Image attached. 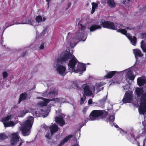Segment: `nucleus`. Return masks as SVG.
<instances>
[{
	"label": "nucleus",
	"mask_w": 146,
	"mask_h": 146,
	"mask_svg": "<svg viewBox=\"0 0 146 146\" xmlns=\"http://www.w3.org/2000/svg\"><path fill=\"white\" fill-rule=\"evenodd\" d=\"M27 94L26 93H24L22 94L20 96V97L19 100V102L20 103L22 100H24L26 99L27 97Z\"/></svg>",
	"instance_id": "obj_27"
},
{
	"label": "nucleus",
	"mask_w": 146,
	"mask_h": 146,
	"mask_svg": "<svg viewBox=\"0 0 146 146\" xmlns=\"http://www.w3.org/2000/svg\"><path fill=\"white\" fill-rule=\"evenodd\" d=\"M114 114L113 113L111 115H110L109 117L107 118L106 120L107 122H109L110 124H111L114 121Z\"/></svg>",
	"instance_id": "obj_25"
},
{
	"label": "nucleus",
	"mask_w": 146,
	"mask_h": 146,
	"mask_svg": "<svg viewBox=\"0 0 146 146\" xmlns=\"http://www.w3.org/2000/svg\"><path fill=\"white\" fill-rule=\"evenodd\" d=\"M138 146H139V143H138Z\"/></svg>",
	"instance_id": "obj_53"
},
{
	"label": "nucleus",
	"mask_w": 146,
	"mask_h": 146,
	"mask_svg": "<svg viewBox=\"0 0 146 146\" xmlns=\"http://www.w3.org/2000/svg\"><path fill=\"white\" fill-rule=\"evenodd\" d=\"M127 133H129L131 136L130 137L127 138L132 143H135L136 139L139 137V136L137 135L136 132L133 130H128Z\"/></svg>",
	"instance_id": "obj_14"
},
{
	"label": "nucleus",
	"mask_w": 146,
	"mask_h": 146,
	"mask_svg": "<svg viewBox=\"0 0 146 146\" xmlns=\"http://www.w3.org/2000/svg\"><path fill=\"white\" fill-rule=\"evenodd\" d=\"M92 4V7L91 13L92 14L94 12L95 9L97 7L98 5L94 2H93Z\"/></svg>",
	"instance_id": "obj_31"
},
{
	"label": "nucleus",
	"mask_w": 146,
	"mask_h": 146,
	"mask_svg": "<svg viewBox=\"0 0 146 146\" xmlns=\"http://www.w3.org/2000/svg\"><path fill=\"white\" fill-rule=\"evenodd\" d=\"M143 146H144L145 144L146 143V138H145L143 141Z\"/></svg>",
	"instance_id": "obj_45"
},
{
	"label": "nucleus",
	"mask_w": 146,
	"mask_h": 146,
	"mask_svg": "<svg viewBox=\"0 0 146 146\" xmlns=\"http://www.w3.org/2000/svg\"><path fill=\"white\" fill-rule=\"evenodd\" d=\"M87 108H85L84 109H83V111L84 112V113H85V112H86V110H87Z\"/></svg>",
	"instance_id": "obj_46"
},
{
	"label": "nucleus",
	"mask_w": 146,
	"mask_h": 146,
	"mask_svg": "<svg viewBox=\"0 0 146 146\" xmlns=\"http://www.w3.org/2000/svg\"><path fill=\"white\" fill-rule=\"evenodd\" d=\"M46 0V1L48 5L49 4L50 1V0Z\"/></svg>",
	"instance_id": "obj_48"
},
{
	"label": "nucleus",
	"mask_w": 146,
	"mask_h": 146,
	"mask_svg": "<svg viewBox=\"0 0 146 146\" xmlns=\"http://www.w3.org/2000/svg\"><path fill=\"white\" fill-rule=\"evenodd\" d=\"M135 94L138 98L137 104L139 106V111L140 114H146V92L143 93L142 89L135 88Z\"/></svg>",
	"instance_id": "obj_4"
},
{
	"label": "nucleus",
	"mask_w": 146,
	"mask_h": 146,
	"mask_svg": "<svg viewBox=\"0 0 146 146\" xmlns=\"http://www.w3.org/2000/svg\"><path fill=\"white\" fill-rule=\"evenodd\" d=\"M50 108H48L47 111H43V110H41L40 113H37L36 111H35V110L33 108H31L29 110H25L19 111L18 113V116L21 117H23L25 114L29 112H31L33 114V116L37 117H40L42 115L43 117L44 118L47 116L50 111Z\"/></svg>",
	"instance_id": "obj_7"
},
{
	"label": "nucleus",
	"mask_w": 146,
	"mask_h": 146,
	"mask_svg": "<svg viewBox=\"0 0 146 146\" xmlns=\"http://www.w3.org/2000/svg\"><path fill=\"white\" fill-rule=\"evenodd\" d=\"M132 94L133 92H127L123 99V102L125 103L131 102L133 98Z\"/></svg>",
	"instance_id": "obj_17"
},
{
	"label": "nucleus",
	"mask_w": 146,
	"mask_h": 146,
	"mask_svg": "<svg viewBox=\"0 0 146 146\" xmlns=\"http://www.w3.org/2000/svg\"><path fill=\"white\" fill-rule=\"evenodd\" d=\"M73 51L72 53L70 52L69 58L70 60L68 64L69 72L71 73L73 72L79 73L81 74L86 70V66L85 64L80 63L78 64L76 68H75L76 64L78 61L74 56L73 55Z\"/></svg>",
	"instance_id": "obj_5"
},
{
	"label": "nucleus",
	"mask_w": 146,
	"mask_h": 146,
	"mask_svg": "<svg viewBox=\"0 0 146 146\" xmlns=\"http://www.w3.org/2000/svg\"><path fill=\"white\" fill-rule=\"evenodd\" d=\"M81 89L84 92V94L86 96H90L92 95L95 92V87L92 86L90 87L87 84H84L82 86Z\"/></svg>",
	"instance_id": "obj_11"
},
{
	"label": "nucleus",
	"mask_w": 146,
	"mask_h": 146,
	"mask_svg": "<svg viewBox=\"0 0 146 146\" xmlns=\"http://www.w3.org/2000/svg\"><path fill=\"white\" fill-rule=\"evenodd\" d=\"M25 54H26V53L25 52L23 53L22 54V56H24L25 55Z\"/></svg>",
	"instance_id": "obj_49"
},
{
	"label": "nucleus",
	"mask_w": 146,
	"mask_h": 146,
	"mask_svg": "<svg viewBox=\"0 0 146 146\" xmlns=\"http://www.w3.org/2000/svg\"><path fill=\"white\" fill-rule=\"evenodd\" d=\"M86 98L85 96L83 94V97H81L80 98V104H82L84 103L85 101Z\"/></svg>",
	"instance_id": "obj_33"
},
{
	"label": "nucleus",
	"mask_w": 146,
	"mask_h": 146,
	"mask_svg": "<svg viewBox=\"0 0 146 146\" xmlns=\"http://www.w3.org/2000/svg\"><path fill=\"white\" fill-rule=\"evenodd\" d=\"M117 72L116 71H112L108 72V74L105 76V77L108 78H112L115 74Z\"/></svg>",
	"instance_id": "obj_28"
},
{
	"label": "nucleus",
	"mask_w": 146,
	"mask_h": 146,
	"mask_svg": "<svg viewBox=\"0 0 146 146\" xmlns=\"http://www.w3.org/2000/svg\"><path fill=\"white\" fill-rule=\"evenodd\" d=\"M47 29V27H45L42 32L40 33V36H44L46 33V31Z\"/></svg>",
	"instance_id": "obj_35"
},
{
	"label": "nucleus",
	"mask_w": 146,
	"mask_h": 146,
	"mask_svg": "<svg viewBox=\"0 0 146 146\" xmlns=\"http://www.w3.org/2000/svg\"><path fill=\"white\" fill-rule=\"evenodd\" d=\"M46 18L45 17H43V18L41 16L39 15L37 16L35 19L37 23H39L41 22H44Z\"/></svg>",
	"instance_id": "obj_26"
},
{
	"label": "nucleus",
	"mask_w": 146,
	"mask_h": 146,
	"mask_svg": "<svg viewBox=\"0 0 146 146\" xmlns=\"http://www.w3.org/2000/svg\"><path fill=\"white\" fill-rule=\"evenodd\" d=\"M58 93L57 90L53 89L50 91L47 90L46 92H43L42 96L48 98H51L54 97L58 94Z\"/></svg>",
	"instance_id": "obj_16"
},
{
	"label": "nucleus",
	"mask_w": 146,
	"mask_h": 146,
	"mask_svg": "<svg viewBox=\"0 0 146 146\" xmlns=\"http://www.w3.org/2000/svg\"><path fill=\"white\" fill-rule=\"evenodd\" d=\"M44 48V43L42 42L40 45V46L39 47V48L41 50H42Z\"/></svg>",
	"instance_id": "obj_40"
},
{
	"label": "nucleus",
	"mask_w": 146,
	"mask_h": 146,
	"mask_svg": "<svg viewBox=\"0 0 146 146\" xmlns=\"http://www.w3.org/2000/svg\"><path fill=\"white\" fill-rule=\"evenodd\" d=\"M101 25L104 28L113 30H116L117 29V27H118L119 29L117 30V31L125 35L130 40L131 43L133 45H136V37L134 36H132L129 34H127V31L124 29L131 30L134 29V28L129 27L125 28L122 24H117V25H115L114 23L109 21H104L102 23Z\"/></svg>",
	"instance_id": "obj_2"
},
{
	"label": "nucleus",
	"mask_w": 146,
	"mask_h": 146,
	"mask_svg": "<svg viewBox=\"0 0 146 146\" xmlns=\"http://www.w3.org/2000/svg\"><path fill=\"white\" fill-rule=\"evenodd\" d=\"M118 130L119 131V133L122 135H124L125 134V132L121 129L119 128L118 129Z\"/></svg>",
	"instance_id": "obj_38"
},
{
	"label": "nucleus",
	"mask_w": 146,
	"mask_h": 146,
	"mask_svg": "<svg viewBox=\"0 0 146 146\" xmlns=\"http://www.w3.org/2000/svg\"><path fill=\"white\" fill-rule=\"evenodd\" d=\"M65 115L63 114H62L55 118V121L57 123L59 124L60 126H62L65 124V122L63 119V118Z\"/></svg>",
	"instance_id": "obj_18"
},
{
	"label": "nucleus",
	"mask_w": 146,
	"mask_h": 146,
	"mask_svg": "<svg viewBox=\"0 0 146 146\" xmlns=\"http://www.w3.org/2000/svg\"><path fill=\"white\" fill-rule=\"evenodd\" d=\"M29 24L31 25H32L35 28L36 26H37L36 23L35 22V21L32 18H30L28 19L27 20H26L25 22L23 21L21 23H19L17 22H14V23L9 25L7 26V27L13 25L15 24Z\"/></svg>",
	"instance_id": "obj_15"
},
{
	"label": "nucleus",
	"mask_w": 146,
	"mask_h": 146,
	"mask_svg": "<svg viewBox=\"0 0 146 146\" xmlns=\"http://www.w3.org/2000/svg\"><path fill=\"white\" fill-rule=\"evenodd\" d=\"M43 127L45 129H47L48 128V126H46L45 125H44Z\"/></svg>",
	"instance_id": "obj_47"
},
{
	"label": "nucleus",
	"mask_w": 146,
	"mask_h": 146,
	"mask_svg": "<svg viewBox=\"0 0 146 146\" xmlns=\"http://www.w3.org/2000/svg\"><path fill=\"white\" fill-rule=\"evenodd\" d=\"M132 50L136 59L139 57H142L143 55L141 50L138 49H133Z\"/></svg>",
	"instance_id": "obj_21"
},
{
	"label": "nucleus",
	"mask_w": 146,
	"mask_h": 146,
	"mask_svg": "<svg viewBox=\"0 0 146 146\" xmlns=\"http://www.w3.org/2000/svg\"><path fill=\"white\" fill-rule=\"evenodd\" d=\"M79 29L76 33V36L73 35L72 34L70 33H68L66 41L69 44L71 47H74L75 46L77 43L79 41V40L85 41L87 36L85 34V30L87 26L85 24V21L84 20H81L78 23Z\"/></svg>",
	"instance_id": "obj_1"
},
{
	"label": "nucleus",
	"mask_w": 146,
	"mask_h": 146,
	"mask_svg": "<svg viewBox=\"0 0 146 146\" xmlns=\"http://www.w3.org/2000/svg\"><path fill=\"white\" fill-rule=\"evenodd\" d=\"M51 82L49 80L46 81L45 82L44 81L42 82V83L44 85V86L47 85L48 86H49Z\"/></svg>",
	"instance_id": "obj_34"
},
{
	"label": "nucleus",
	"mask_w": 146,
	"mask_h": 146,
	"mask_svg": "<svg viewBox=\"0 0 146 146\" xmlns=\"http://www.w3.org/2000/svg\"><path fill=\"white\" fill-rule=\"evenodd\" d=\"M73 135H69L66 136L64 138V139L61 141L58 145V146H62L69 139L72 137Z\"/></svg>",
	"instance_id": "obj_23"
},
{
	"label": "nucleus",
	"mask_w": 146,
	"mask_h": 146,
	"mask_svg": "<svg viewBox=\"0 0 146 146\" xmlns=\"http://www.w3.org/2000/svg\"><path fill=\"white\" fill-rule=\"evenodd\" d=\"M123 88H124V90H125V88H124V87H123Z\"/></svg>",
	"instance_id": "obj_52"
},
{
	"label": "nucleus",
	"mask_w": 146,
	"mask_h": 146,
	"mask_svg": "<svg viewBox=\"0 0 146 146\" xmlns=\"http://www.w3.org/2000/svg\"><path fill=\"white\" fill-rule=\"evenodd\" d=\"M92 99H90L88 101V104H92Z\"/></svg>",
	"instance_id": "obj_44"
},
{
	"label": "nucleus",
	"mask_w": 146,
	"mask_h": 146,
	"mask_svg": "<svg viewBox=\"0 0 146 146\" xmlns=\"http://www.w3.org/2000/svg\"><path fill=\"white\" fill-rule=\"evenodd\" d=\"M37 99H41V100L38 102L36 105L38 108H40L42 107L46 106L47 104L51 101H53L54 103H63L66 101L64 98H53L51 99H48L42 97H37Z\"/></svg>",
	"instance_id": "obj_8"
},
{
	"label": "nucleus",
	"mask_w": 146,
	"mask_h": 146,
	"mask_svg": "<svg viewBox=\"0 0 146 146\" xmlns=\"http://www.w3.org/2000/svg\"><path fill=\"white\" fill-rule=\"evenodd\" d=\"M49 129L50 131L48 132L46 135L45 137L48 139H50L52 135L57 132L59 128L56 124H53L50 126Z\"/></svg>",
	"instance_id": "obj_13"
},
{
	"label": "nucleus",
	"mask_w": 146,
	"mask_h": 146,
	"mask_svg": "<svg viewBox=\"0 0 146 146\" xmlns=\"http://www.w3.org/2000/svg\"><path fill=\"white\" fill-rule=\"evenodd\" d=\"M72 86L74 88L77 89L78 90H79L80 89V88H79L78 84L76 83H74Z\"/></svg>",
	"instance_id": "obj_37"
},
{
	"label": "nucleus",
	"mask_w": 146,
	"mask_h": 146,
	"mask_svg": "<svg viewBox=\"0 0 146 146\" xmlns=\"http://www.w3.org/2000/svg\"><path fill=\"white\" fill-rule=\"evenodd\" d=\"M107 95L106 97H104L100 101V102L101 104H102L105 102L106 100L107 99Z\"/></svg>",
	"instance_id": "obj_36"
},
{
	"label": "nucleus",
	"mask_w": 146,
	"mask_h": 146,
	"mask_svg": "<svg viewBox=\"0 0 146 146\" xmlns=\"http://www.w3.org/2000/svg\"><path fill=\"white\" fill-rule=\"evenodd\" d=\"M72 146H79V145L78 143H77L76 145H72Z\"/></svg>",
	"instance_id": "obj_50"
},
{
	"label": "nucleus",
	"mask_w": 146,
	"mask_h": 146,
	"mask_svg": "<svg viewBox=\"0 0 146 146\" xmlns=\"http://www.w3.org/2000/svg\"><path fill=\"white\" fill-rule=\"evenodd\" d=\"M13 119V116L11 115H8L3 118L2 121L5 127L13 126L15 125L16 123L10 120Z\"/></svg>",
	"instance_id": "obj_12"
},
{
	"label": "nucleus",
	"mask_w": 146,
	"mask_h": 146,
	"mask_svg": "<svg viewBox=\"0 0 146 146\" xmlns=\"http://www.w3.org/2000/svg\"><path fill=\"white\" fill-rule=\"evenodd\" d=\"M137 82L139 86L143 85L146 83V77L143 76L139 77L137 79Z\"/></svg>",
	"instance_id": "obj_20"
},
{
	"label": "nucleus",
	"mask_w": 146,
	"mask_h": 146,
	"mask_svg": "<svg viewBox=\"0 0 146 146\" xmlns=\"http://www.w3.org/2000/svg\"><path fill=\"white\" fill-rule=\"evenodd\" d=\"M142 124L144 128L143 130L142 134L146 135V123L145 121H143Z\"/></svg>",
	"instance_id": "obj_32"
},
{
	"label": "nucleus",
	"mask_w": 146,
	"mask_h": 146,
	"mask_svg": "<svg viewBox=\"0 0 146 146\" xmlns=\"http://www.w3.org/2000/svg\"><path fill=\"white\" fill-rule=\"evenodd\" d=\"M113 83L115 84H119L120 82V81L119 80H117L116 78L114 79L113 80Z\"/></svg>",
	"instance_id": "obj_41"
},
{
	"label": "nucleus",
	"mask_w": 146,
	"mask_h": 146,
	"mask_svg": "<svg viewBox=\"0 0 146 146\" xmlns=\"http://www.w3.org/2000/svg\"><path fill=\"white\" fill-rule=\"evenodd\" d=\"M107 3L109 6L111 7L115 6V4L114 0H107Z\"/></svg>",
	"instance_id": "obj_29"
},
{
	"label": "nucleus",
	"mask_w": 146,
	"mask_h": 146,
	"mask_svg": "<svg viewBox=\"0 0 146 146\" xmlns=\"http://www.w3.org/2000/svg\"><path fill=\"white\" fill-rule=\"evenodd\" d=\"M70 52L65 51L58 57L54 64V67L56 68L57 72L63 76L66 74L67 72L66 67L62 64L64 62L70 60L68 56Z\"/></svg>",
	"instance_id": "obj_3"
},
{
	"label": "nucleus",
	"mask_w": 146,
	"mask_h": 146,
	"mask_svg": "<svg viewBox=\"0 0 146 146\" xmlns=\"http://www.w3.org/2000/svg\"><path fill=\"white\" fill-rule=\"evenodd\" d=\"M23 143V140L20 138L18 132L12 134L11 139V143L12 145L21 146Z\"/></svg>",
	"instance_id": "obj_10"
},
{
	"label": "nucleus",
	"mask_w": 146,
	"mask_h": 146,
	"mask_svg": "<svg viewBox=\"0 0 146 146\" xmlns=\"http://www.w3.org/2000/svg\"><path fill=\"white\" fill-rule=\"evenodd\" d=\"M104 84L103 82H100L99 83H96L95 84V86H94L95 87V89L97 90L98 92H100L102 89H103V87H102V86Z\"/></svg>",
	"instance_id": "obj_22"
},
{
	"label": "nucleus",
	"mask_w": 146,
	"mask_h": 146,
	"mask_svg": "<svg viewBox=\"0 0 146 146\" xmlns=\"http://www.w3.org/2000/svg\"><path fill=\"white\" fill-rule=\"evenodd\" d=\"M141 46L143 52H146V43H144V41L142 40L141 42Z\"/></svg>",
	"instance_id": "obj_30"
},
{
	"label": "nucleus",
	"mask_w": 146,
	"mask_h": 146,
	"mask_svg": "<svg viewBox=\"0 0 146 146\" xmlns=\"http://www.w3.org/2000/svg\"><path fill=\"white\" fill-rule=\"evenodd\" d=\"M34 117L29 116L27 118L26 120L21 125L20 130L22 131L24 136L29 135L30 133V129L32 127L34 122Z\"/></svg>",
	"instance_id": "obj_6"
},
{
	"label": "nucleus",
	"mask_w": 146,
	"mask_h": 146,
	"mask_svg": "<svg viewBox=\"0 0 146 146\" xmlns=\"http://www.w3.org/2000/svg\"><path fill=\"white\" fill-rule=\"evenodd\" d=\"M114 126L116 128H118V126L117 125H114Z\"/></svg>",
	"instance_id": "obj_51"
},
{
	"label": "nucleus",
	"mask_w": 146,
	"mask_h": 146,
	"mask_svg": "<svg viewBox=\"0 0 146 146\" xmlns=\"http://www.w3.org/2000/svg\"><path fill=\"white\" fill-rule=\"evenodd\" d=\"M88 28L90 29V32H92L95 31V30L101 28V27L99 25H94L90 27H88Z\"/></svg>",
	"instance_id": "obj_24"
},
{
	"label": "nucleus",
	"mask_w": 146,
	"mask_h": 146,
	"mask_svg": "<svg viewBox=\"0 0 146 146\" xmlns=\"http://www.w3.org/2000/svg\"><path fill=\"white\" fill-rule=\"evenodd\" d=\"M3 77L5 78L7 77L8 76V74L7 72H4L3 73Z\"/></svg>",
	"instance_id": "obj_42"
},
{
	"label": "nucleus",
	"mask_w": 146,
	"mask_h": 146,
	"mask_svg": "<svg viewBox=\"0 0 146 146\" xmlns=\"http://www.w3.org/2000/svg\"><path fill=\"white\" fill-rule=\"evenodd\" d=\"M146 37V33H144L141 34V37L142 38H145Z\"/></svg>",
	"instance_id": "obj_43"
},
{
	"label": "nucleus",
	"mask_w": 146,
	"mask_h": 146,
	"mask_svg": "<svg viewBox=\"0 0 146 146\" xmlns=\"http://www.w3.org/2000/svg\"><path fill=\"white\" fill-rule=\"evenodd\" d=\"M108 114L107 112L104 110H94L93 111L90 115L91 120L98 119V117L100 116L104 117Z\"/></svg>",
	"instance_id": "obj_9"
},
{
	"label": "nucleus",
	"mask_w": 146,
	"mask_h": 146,
	"mask_svg": "<svg viewBox=\"0 0 146 146\" xmlns=\"http://www.w3.org/2000/svg\"><path fill=\"white\" fill-rule=\"evenodd\" d=\"M127 72L126 76L127 77L129 80H134L135 76L132 73V72L130 68L127 69L125 70L120 72Z\"/></svg>",
	"instance_id": "obj_19"
},
{
	"label": "nucleus",
	"mask_w": 146,
	"mask_h": 146,
	"mask_svg": "<svg viewBox=\"0 0 146 146\" xmlns=\"http://www.w3.org/2000/svg\"><path fill=\"white\" fill-rule=\"evenodd\" d=\"M5 135L3 134H0V138L1 139H4L6 138Z\"/></svg>",
	"instance_id": "obj_39"
}]
</instances>
